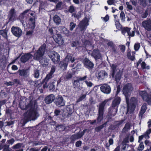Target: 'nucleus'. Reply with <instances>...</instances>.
<instances>
[{"instance_id":"23","label":"nucleus","mask_w":151,"mask_h":151,"mask_svg":"<svg viewBox=\"0 0 151 151\" xmlns=\"http://www.w3.org/2000/svg\"><path fill=\"white\" fill-rule=\"evenodd\" d=\"M76 69L75 68L71 69V70L68 71L65 76V78L67 80L71 79L74 75L76 73Z\"/></svg>"},{"instance_id":"26","label":"nucleus","mask_w":151,"mask_h":151,"mask_svg":"<svg viewBox=\"0 0 151 151\" xmlns=\"http://www.w3.org/2000/svg\"><path fill=\"white\" fill-rule=\"evenodd\" d=\"M92 55L95 60L99 59L101 57V55L99 50L98 49H94L93 50Z\"/></svg>"},{"instance_id":"18","label":"nucleus","mask_w":151,"mask_h":151,"mask_svg":"<svg viewBox=\"0 0 151 151\" xmlns=\"http://www.w3.org/2000/svg\"><path fill=\"white\" fill-rule=\"evenodd\" d=\"M35 16L31 17L29 19L27 24V26L29 28L32 29H34L35 28Z\"/></svg>"},{"instance_id":"25","label":"nucleus","mask_w":151,"mask_h":151,"mask_svg":"<svg viewBox=\"0 0 151 151\" xmlns=\"http://www.w3.org/2000/svg\"><path fill=\"white\" fill-rule=\"evenodd\" d=\"M55 99V96L52 94L47 96L45 98L44 101L46 104H50L52 101H54Z\"/></svg>"},{"instance_id":"49","label":"nucleus","mask_w":151,"mask_h":151,"mask_svg":"<svg viewBox=\"0 0 151 151\" xmlns=\"http://www.w3.org/2000/svg\"><path fill=\"white\" fill-rule=\"evenodd\" d=\"M145 138L146 139H148V138L146 137L145 134L144 133L143 134L139 137L138 142H140L143 139V138Z\"/></svg>"},{"instance_id":"52","label":"nucleus","mask_w":151,"mask_h":151,"mask_svg":"<svg viewBox=\"0 0 151 151\" xmlns=\"http://www.w3.org/2000/svg\"><path fill=\"white\" fill-rule=\"evenodd\" d=\"M140 47V45L139 43L135 44L134 45V49L136 51H137Z\"/></svg>"},{"instance_id":"22","label":"nucleus","mask_w":151,"mask_h":151,"mask_svg":"<svg viewBox=\"0 0 151 151\" xmlns=\"http://www.w3.org/2000/svg\"><path fill=\"white\" fill-rule=\"evenodd\" d=\"M74 106L73 105H68L66 106V110L67 112V114H66L67 117L70 116L74 111Z\"/></svg>"},{"instance_id":"5","label":"nucleus","mask_w":151,"mask_h":151,"mask_svg":"<svg viewBox=\"0 0 151 151\" xmlns=\"http://www.w3.org/2000/svg\"><path fill=\"white\" fill-rule=\"evenodd\" d=\"M107 102V101L105 100L99 104L98 110V116L97 118L98 123H100L103 119L104 107Z\"/></svg>"},{"instance_id":"20","label":"nucleus","mask_w":151,"mask_h":151,"mask_svg":"<svg viewBox=\"0 0 151 151\" xmlns=\"http://www.w3.org/2000/svg\"><path fill=\"white\" fill-rule=\"evenodd\" d=\"M17 72L19 76L24 78H27L29 75V71L27 69H19Z\"/></svg>"},{"instance_id":"11","label":"nucleus","mask_w":151,"mask_h":151,"mask_svg":"<svg viewBox=\"0 0 151 151\" xmlns=\"http://www.w3.org/2000/svg\"><path fill=\"white\" fill-rule=\"evenodd\" d=\"M55 66H53L51 68V69L50 73L47 75L46 77L44 79L43 81V82L41 83V84L42 85L43 84V82H45V83L47 84V82L48 81V80L52 77L53 74L55 71Z\"/></svg>"},{"instance_id":"46","label":"nucleus","mask_w":151,"mask_h":151,"mask_svg":"<svg viewBox=\"0 0 151 151\" xmlns=\"http://www.w3.org/2000/svg\"><path fill=\"white\" fill-rule=\"evenodd\" d=\"M32 145L33 146H36L37 145H41L42 144V142L34 140L32 141Z\"/></svg>"},{"instance_id":"7","label":"nucleus","mask_w":151,"mask_h":151,"mask_svg":"<svg viewBox=\"0 0 151 151\" xmlns=\"http://www.w3.org/2000/svg\"><path fill=\"white\" fill-rule=\"evenodd\" d=\"M138 92L143 101H146L148 103H151V95H149L147 91L138 90Z\"/></svg>"},{"instance_id":"39","label":"nucleus","mask_w":151,"mask_h":151,"mask_svg":"<svg viewBox=\"0 0 151 151\" xmlns=\"http://www.w3.org/2000/svg\"><path fill=\"white\" fill-rule=\"evenodd\" d=\"M138 103V100L137 98L134 97H133V112L135 108Z\"/></svg>"},{"instance_id":"64","label":"nucleus","mask_w":151,"mask_h":151,"mask_svg":"<svg viewBox=\"0 0 151 151\" xmlns=\"http://www.w3.org/2000/svg\"><path fill=\"white\" fill-rule=\"evenodd\" d=\"M141 4L144 7L148 5V4L145 0H142L141 1Z\"/></svg>"},{"instance_id":"8","label":"nucleus","mask_w":151,"mask_h":151,"mask_svg":"<svg viewBox=\"0 0 151 151\" xmlns=\"http://www.w3.org/2000/svg\"><path fill=\"white\" fill-rule=\"evenodd\" d=\"M12 34L15 37L19 38L22 35V29L18 27L12 26L11 29Z\"/></svg>"},{"instance_id":"15","label":"nucleus","mask_w":151,"mask_h":151,"mask_svg":"<svg viewBox=\"0 0 151 151\" xmlns=\"http://www.w3.org/2000/svg\"><path fill=\"white\" fill-rule=\"evenodd\" d=\"M100 90L102 92L106 94H109L111 91L109 85L106 84H104L101 86L100 87Z\"/></svg>"},{"instance_id":"34","label":"nucleus","mask_w":151,"mask_h":151,"mask_svg":"<svg viewBox=\"0 0 151 151\" xmlns=\"http://www.w3.org/2000/svg\"><path fill=\"white\" fill-rule=\"evenodd\" d=\"M110 66L112 70L111 72V76L112 77H114L116 71L117 65L115 64H112Z\"/></svg>"},{"instance_id":"58","label":"nucleus","mask_w":151,"mask_h":151,"mask_svg":"<svg viewBox=\"0 0 151 151\" xmlns=\"http://www.w3.org/2000/svg\"><path fill=\"white\" fill-rule=\"evenodd\" d=\"M87 77V76H85L83 77H79L77 78V79L79 80V82L81 81H84L86 80Z\"/></svg>"},{"instance_id":"59","label":"nucleus","mask_w":151,"mask_h":151,"mask_svg":"<svg viewBox=\"0 0 151 151\" xmlns=\"http://www.w3.org/2000/svg\"><path fill=\"white\" fill-rule=\"evenodd\" d=\"M72 16H73L74 18H76L78 19L81 17V14H77L76 13H73L72 14Z\"/></svg>"},{"instance_id":"57","label":"nucleus","mask_w":151,"mask_h":151,"mask_svg":"<svg viewBox=\"0 0 151 151\" xmlns=\"http://www.w3.org/2000/svg\"><path fill=\"white\" fill-rule=\"evenodd\" d=\"M151 133V128L147 130V131L144 133L145 134L146 137L148 138L150 137L149 135Z\"/></svg>"},{"instance_id":"56","label":"nucleus","mask_w":151,"mask_h":151,"mask_svg":"<svg viewBox=\"0 0 151 151\" xmlns=\"http://www.w3.org/2000/svg\"><path fill=\"white\" fill-rule=\"evenodd\" d=\"M61 111L60 110L58 109H56L54 111L55 116H58L60 114Z\"/></svg>"},{"instance_id":"38","label":"nucleus","mask_w":151,"mask_h":151,"mask_svg":"<svg viewBox=\"0 0 151 151\" xmlns=\"http://www.w3.org/2000/svg\"><path fill=\"white\" fill-rule=\"evenodd\" d=\"M30 10V9H27L24 11L21 14L20 17L22 19H24V18L27 15H28V13Z\"/></svg>"},{"instance_id":"21","label":"nucleus","mask_w":151,"mask_h":151,"mask_svg":"<svg viewBox=\"0 0 151 151\" xmlns=\"http://www.w3.org/2000/svg\"><path fill=\"white\" fill-rule=\"evenodd\" d=\"M131 28L127 27H122L121 29L122 34L124 35L126 33H127V35L129 36V38L132 37V33H131Z\"/></svg>"},{"instance_id":"61","label":"nucleus","mask_w":151,"mask_h":151,"mask_svg":"<svg viewBox=\"0 0 151 151\" xmlns=\"http://www.w3.org/2000/svg\"><path fill=\"white\" fill-rule=\"evenodd\" d=\"M68 11L71 13L74 12L75 11V9L74 6H70L69 7Z\"/></svg>"},{"instance_id":"35","label":"nucleus","mask_w":151,"mask_h":151,"mask_svg":"<svg viewBox=\"0 0 151 151\" xmlns=\"http://www.w3.org/2000/svg\"><path fill=\"white\" fill-rule=\"evenodd\" d=\"M80 83L78 79L74 80L73 81V85L75 89L79 88Z\"/></svg>"},{"instance_id":"9","label":"nucleus","mask_w":151,"mask_h":151,"mask_svg":"<svg viewBox=\"0 0 151 151\" xmlns=\"http://www.w3.org/2000/svg\"><path fill=\"white\" fill-rule=\"evenodd\" d=\"M54 103L58 107L63 106L65 104V101L61 95H58L56 97H55Z\"/></svg>"},{"instance_id":"36","label":"nucleus","mask_w":151,"mask_h":151,"mask_svg":"<svg viewBox=\"0 0 151 151\" xmlns=\"http://www.w3.org/2000/svg\"><path fill=\"white\" fill-rule=\"evenodd\" d=\"M3 149V151H12L11 149L10 150L9 147L8 145H6V144L4 145V146H2L1 145L0 147V150Z\"/></svg>"},{"instance_id":"6","label":"nucleus","mask_w":151,"mask_h":151,"mask_svg":"<svg viewBox=\"0 0 151 151\" xmlns=\"http://www.w3.org/2000/svg\"><path fill=\"white\" fill-rule=\"evenodd\" d=\"M47 55L55 64L58 63L60 60V55L55 51H50Z\"/></svg>"},{"instance_id":"2","label":"nucleus","mask_w":151,"mask_h":151,"mask_svg":"<svg viewBox=\"0 0 151 151\" xmlns=\"http://www.w3.org/2000/svg\"><path fill=\"white\" fill-rule=\"evenodd\" d=\"M27 106L30 109L28 110L25 114L23 122L26 124L29 121H34L39 116L37 111L33 108L34 107V102L31 100L27 105Z\"/></svg>"},{"instance_id":"60","label":"nucleus","mask_w":151,"mask_h":151,"mask_svg":"<svg viewBox=\"0 0 151 151\" xmlns=\"http://www.w3.org/2000/svg\"><path fill=\"white\" fill-rule=\"evenodd\" d=\"M84 82L86 83L88 87H91L93 85V84L91 82H88L87 80L85 81Z\"/></svg>"},{"instance_id":"40","label":"nucleus","mask_w":151,"mask_h":151,"mask_svg":"<svg viewBox=\"0 0 151 151\" xmlns=\"http://www.w3.org/2000/svg\"><path fill=\"white\" fill-rule=\"evenodd\" d=\"M15 140L13 138H12L11 139L7 140L6 142V145H8L9 147L10 145H12L14 143Z\"/></svg>"},{"instance_id":"4","label":"nucleus","mask_w":151,"mask_h":151,"mask_svg":"<svg viewBox=\"0 0 151 151\" xmlns=\"http://www.w3.org/2000/svg\"><path fill=\"white\" fill-rule=\"evenodd\" d=\"M46 48V45H42L34 54L35 59L39 61L41 60L44 55Z\"/></svg>"},{"instance_id":"47","label":"nucleus","mask_w":151,"mask_h":151,"mask_svg":"<svg viewBox=\"0 0 151 151\" xmlns=\"http://www.w3.org/2000/svg\"><path fill=\"white\" fill-rule=\"evenodd\" d=\"M120 18L122 22H124L125 21V14L122 11L120 14Z\"/></svg>"},{"instance_id":"55","label":"nucleus","mask_w":151,"mask_h":151,"mask_svg":"<svg viewBox=\"0 0 151 151\" xmlns=\"http://www.w3.org/2000/svg\"><path fill=\"white\" fill-rule=\"evenodd\" d=\"M148 15V10H146L145 12L142 14V17L143 18H146L147 17Z\"/></svg>"},{"instance_id":"41","label":"nucleus","mask_w":151,"mask_h":151,"mask_svg":"<svg viewBox=\"0 0 151 151\" xmlns=\"http://www.w3.org/2000/svg\"><path fill=\"white\" fill-rule=\"evenodd\" d=\"M141 67L142 69H147L149 70L150 68V67L149 65L147 66L145 63L143 61L141 63Z\"/></svg>"},{"instance_id":"17","label":"nucleus","mask_w":151,"mask_h":151,"mask_svg":"<svg viewBox=\"0 0 151 151\" xmlns=\"http://www.w3.org/2000/svg\"><path fill=\"white\" fill-rule=\"evenodd\" d=\"M88 25V20L86 18H85L84 20H83L80 24L79 27L81 31H84L86 29L87 26Z\"/></svg>"},{"instance_id":"48","label":"nucleus","mask_w":151,"mask_h":151,"mask_svg":"<svg viewBox=\"0 0 151 151\" xmlns=\"http://www.w3.org/2000/svg\"><path fill=\"white\" fill-rule=\"evenodd\" d=\"M144 146L143 142H141L138 147V151H142L144 149Z\"/></svg>"},{"instance_id":"50","label":"nucleus","mask_w":151,"mask_h":151,"mask_svg":"<svg viewBox=\"0 0 151 151\" xmlns=\"http://www.w3.org/2000/svg\"><path fill=\"white\" fill-rule=\"evenodd\" d=\"M86 95L85 94H83L80 97L77 99V102H79L81 101H82L86 97Z\"/></svg>"},{"instance_id":"27","label":"nucleus","mask_w":151,"mask_h":151,"mask_svg":"<svg viewBox=\"0 0 151 151\" xmlns=\"http://www.w3.org/2000/svg\"><path fill=\"white\" fill-rule=\"evenodd\" d=\"M147 109V104L146 103H144L142 105L140 110L139 113V116L142 117L145 113V112Z\"/></svg>"},{"instance_id":"3","label":"nucleus","mask_w":151,"mask_h":151,"mask_svg":"<svg viewBox=\"0 0 151 151\" xmlns=\"http://www.w3.org/2000/svg\"><path fill=\"white\" fill-rule=\"evenodd\" d=\"M121 98L118 96L115 95L114 97V99L112 101L111 104V106L112 107V109L111 114L113 115V116H115L116 114L119 105L121 101Z\"/></svg>"},{"instance_id":"31","label":"nucleus","mask_w":151,"mask_h":151,"mask_svg":"<svg viewBox=\"0 0 151 151\" xmlns=\"http://www.w3.org/2000/svg\"><path fill=\"white\" fill-rule=\"evenodd\" d=\"M53 20L54 23L57 25H59L61 22V19L57 15H55L53 17Z\"/></svg>"},{"instance_id":"14","label":"nucleus","mask_w":151,"mask_h":151,"mask_svg":"<svg viewBox=\"0 0 151 151\" xmlns=\"http://www.w3.org/2000/svg\"><path fill=\"white\" fill-rule=\"evenodd\" d=\"M16 16L15 9L14 8L11 9L8 14V18L9 19V22H13Z\"/></svg>"},{"instance_id":"43","label":"nucleus","mask_w":151,"mask_h":151,"mask_svg":"<svg viewBox=\"0 0 151 151\" xmlns=\"http://www.w3.org/2000/svg\"><path fill=\"white\" fill-rule=\"evenodd\" d=\"M114 20L115 21V25L116 28L118 29H121L122 27V26L119 22V19Z\"/></svg>"},{"instance_id":"33","label":"nucleus","mask_w":151,"mask_h":151,"mask_svg":"<svg viewBox=\"0 0 151 151\" xmlns=\"http://www.w3.org/2000/svg\"><path fill=\"white\" fill-rule=\"evenodd\" d=\"M107 123V122H106L102 124V125L95 127V131L97 132H99L104 128L106 127Z\"/></svg>"},{"instance_id":"1","label":"nucleus","mask_w":151,"mask_h":151,"mask_svg":"<svg viewBox=\"0 0 151 151\" xmlns=\"http://www.w3.org/2000/svg\"><path fill=\"white\" fill-rule=\"evenodd\" d=\"M132 87V85L130 83H128L124 86L122 90L123 94L125 96L127 104V109L126 114L132 116V97L129 99L131 95V91Z\"/></svg>"},{"instance_id":"19","label":"nucleus","mask_w":151,"mask_h":151,"mask_svg":"<svg viewBox=\"0 0 151 151\" xmlns=\"http://www.w3.org/2000/svg\"><path fill=\"white\" fill-rule=\"evenodd\" d=\"M142 25L146 30L148 31L151 30V20L150 19L143 21Z\"/></svg>"},{"instance_id":"51","label":"nucleus","mask_w":151,"mask_h":151,"mask_svg":"<svg viewBox=\"0 0 151 151\" xmlns=\"http://www.w3.org/2000/svg\"><path fill=\"white\" fill-rule=\"evenodd\" d=\"M40 75L39 70L36 69L34 72V77L36 78H38Z\"/></svg>"},{"instance_id":"37","label":"nucleus","mask_w":151,"mask_h":151,"mask_svg":"<svg viewBox=\"0 0 151 151\" xmlns=\"http://www.w3.org/2000/svg\"><path fill=\"white\" fill-rule=\"evenodd\" d=\"M65 60L67 61L68 63L69 62L73 63L74 61V58L72 57L71 55H68L66 56Z\"/></svg>"},{"instance_id":"45","label":"nucleus","mask_w":151,"mask_h":151,"mask_svg":"<svg viewBox=\"0 0 151 151\" xmlns=\"http://www.w3.org/2000/svg\"><path fill=\"white\" fill-rule=\"evenodd\" d=\"M45 120L46 122L47 121V123L49 124L53 120V117L49 115L45 118Z\"/></svg>"},{"instance_id":"62","label":"nucleus","mask_w":151,"mask_h":151,"mask_svg":"<svg viewBox=\"0 0 151 151\" xmlns=\"http://www.w3.org/2000/svg\"><path fill=\"white\" fill-rule=\"evenodd\" d=\"M119 47H120V50L121 52L123 53L124 52L125 49V46L124 45H120Z\"/></svg>"},{"instance_id":"28","label":"nucleus","mask_w":151,"mask_h":151,"mask_svg":"<svg viewBox=\"0 0 151 151\" xmlns=\"http://www.w3.org/2000/svg\"><path fill=\"white\" fill-rule=\"evenodd\" d=\"M23 144L22 143H18L13 145L12 147V148L14 150L19 149V150H17L15 151H23V149L22 148H20L22 147Z\"/></svg>"},{"instance_id":"29","label":"nucleus","mask_w":151,"mask_h":151,"mask_svg":"<svg viewBox=\"0 0 151 151\" xmlns=\"http://www.w3.org/2000/svg\"><path fill=\"white\" fill-rule=\"evenodd\" d=\"M68 64L67 61L65 59L64 60L60 61L59 63V66L63 70H65L67 68Z\"/></svg>"},{"instance_id":"44","label":"nucleus","mask_w":151,"mask_h":151,"mask_svg":"<svg viewBox=\"0 0 151 151\" xmlns=\"http://www.w3.org/2000/svg\"><path fill=\"white\" fill-rule=\"evenodd\" d=\"M76 24L73 22H71L70 23L69 26V30L70 31H72L73 29L76 27Z\"/></svg>"},{"instance_id":"30","label":"nucleus","mask_w":151,"mask_h":151,"mask_svg":"<svg viewBox=\"0 0 151 151\" xmlns=\"http://www.w3.org/2000/svg\"><path fill=\"white\" fill-rule=\"evenodd\" d=\"M125 119H122L120 121H118L116 122L117 123L114 124L112 127V129L115 130L116 129H118L119 127L125 121Z\"/></svg>"},{"instance_id":"10","label":"nucleus","mask_w":151,"mask_h":151,"mask_svg":"<svg viewBox=\"0 0 151 151\" xmlns=\"http://www.w3.org/2000/svg\"><path fill=\"white\" fill-rule=\"evenodd\" d=\"M85 131L86 130L84 129L80 133H78L77 134L72 135L70 138L71 142L73 143L77 139L81 138L84 134Z\"/></svg>"},{"instance_id":"16","label":"nucleus","mask_w":151,"mask_h":151,"mask_svg":"<svg viewBox=\"0 0 151 151\" xmlns=\"http://www.w3.org/2000/svg\"><path fill=\"white\" fill-rule=\"evenodd\" d=\"M52 38L59 45H61L63 42L62 37L60 34H55L52 35Z\"/></svg>"},{"instance_id":"63","label":"nucleus","mask_w":151,"mask_h":151,"mask_svg":"<svg viewBox=\"0 0 151 151\" xmlns=\"http://www.w3.org/2000/svg\"><path fill=\"white\" fill-rule=\"evenodd\" d=\"M115 0H108L107 3L108 5H111L115 4Z\"/></svg>"},{"instance_id":"13","label":"nucleus","mask_w":151,"mask_h":151,"mask_svg":"<svg viewBox=\"0 0 151 151\" xmlns=\"http://www.w3.org/2000/svg\"><path fill=\"white\" fill-rule=\"evenodd\" d=\"M83 63L84 66L89 70H91L93 68L94 66L93 63L88 59L87 58H85L83 60Z\"/></svg>"},{"instance_id":"32","label":"nucleus","mask_w":151,"mask_h":151,"mask_svg":"<svg viewBox=\"0 0 151 151\" xmlns=\"http://www.w3.org/2000/svg\"><path fill=\"white\" fill-rule=\"evenodd\" d=\"M130 123L129 122L127 123L122 130V132L123 133H126L128 132L131 129Z\"/></svg>"},{"instance_id":"12","label":"nucleus","mask_w":151,"mask_h":151,"mask_svg":"<svg viewBox=\"0 0 151 151\" xmlns=\"http://www.w3.org/2000/svg\"><path fill=\"white\" fill-rule=\"evenodd\" d=\"M32 55L30 53L24 54L21 57V62L23 63H25L28 61L30 59L32 58Z\"/></svg>"},{"instance_id":"54","label":"nucleus","mask_w":151,"mask_h":151,"mask_svg":"<svg viewBox=\"0 0 151 151\" xmlns=\"http://www.w3.org/2000/svg\"><path fill=\"white\" fill-rule=\"evenodd\" d=\"M62 2L61 1L59 2L55 6L56 9H60L61 8L62 5Z\"/></svg>"},{"instance_id":"53","label":"nucleus","mask_w":151,"mask_h":151,"mask_svg":"<svg viewBox=\"0 0 151 151\" xmlns=\"http://www.w3.org/2000/svg\"><path fill=\"white\" fill-rule=\"evenodd\" d=\"M115 81L117 82L119 81L121 78V76L119 74H117L115 76Z\"/></svg>"},{"instance_id":"42","label":"nucleus","mask_w":151,"mask_h":151,"mask_svg":"<svg viewBox=\"0 0 151 151\" xmlns=\"http://www.w3.org/2000/svg\"><path fill=\"white\" fill-rule=\"evenodd\" d=\"M3 32H2L1 35L4 38L7 39L8 37L7 34L8 30L7 29V28H6L5 29H3Z\"/></svg>"},{"instance_id":"24","label":"nucleus","mask_w":151,"mask_h":151,"mask_svg":"<svg viewBox=\"0 0 151 151\" xmlns=\"http://www.w3.org/2000/svg\"><path fill=\"white\" fill-rule=\"evenodd\" d=\"M107 77V73L104 70H101L98 73V78L99 80H103Z\"/></svg>"}]
</instances>
